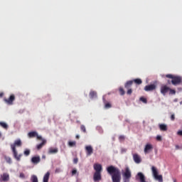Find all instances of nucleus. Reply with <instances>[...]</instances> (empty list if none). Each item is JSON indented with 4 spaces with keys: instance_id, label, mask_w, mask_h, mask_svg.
<instances>
[{
    "instance_id": "36",
    "label": "nucleus",
    "mask_w": 182,
    "mask_h": 182,
    "mask_svg": "<svg viewBox=\"0 0 182 182\" xmlns=\"http://www.w3.org/2000/svg\"><path fill=\"white\" fill-rule=\"evenodd\" d=\"M32 161V163H33V164H37L38 163H39V160H32L31 161Z\"/></svg>"
},
{
    "instance_id": "12",
    "label": "nucleus",
    "mask_w": 182,
    "mask_h": 182,
    "mask_svg": "<svg viewBox=\"0 0 182 182\" xmlns=\"http://www.w3.org/2000/svg\"><path fill=\"white\" fill-rule=\"evenodd\" d=\"M153 150V146L150 144H147L144 148V153L147 154V153H150Z\"/></svg>"
},
{
    "instance_id": "19",
    "label": "nucleus",
    "mask_w": 182,
    "mask_h": 182,
    "mask_svg": "<svg viewBox=\"0 0 182 182\" xmlns=\"http://www.w3.org/2000/svg\"><path fill=\"white\" fill-rule=\"evenodd\" d=\"M50 177V172H47L43 176V182H48Z\"/></svg>"
},
{
    "instance_id": "2",
    "label": "nucleus",
    "mask_w": 182,
    "mask_h": 182,
    "mask_svg": "<svg viewBox=\"0 0 182 182\" xmlns=\"http://www.w3.org/2000/svg\"><path fill=\"white\" fill-rule=\"evenodd\" d=\"M21 146H22V142H21V139H16L14 144H11V149L13 151L14 157L16 160H20V159H21L23 154H18L16 148L21 147Z\"/></svg>"
},
{
    "instance_id": "22",
    "label": "nucleus",
    "mask_w": 182,
    "mask_h": 182,
    "mask_svg": "<svg viewBox=\"0 0 182 182\" xmlns=\"http://www.w3.org/2000/svg\"><path fill=\"white\" fill-rule=\"evenodd\" d=\"M90 96L91 98H94L97 97V92L95 91H91L90 93Z\"/></svg>"
},
{
    "instance_id": "32",
    "label": "nucleus",
    "mask_w": 182,
    "mask_h": 182,
    "mask_svg": "<svg viewBox=\"0 0 182 182\" xmlns=\"http://www.w3.org/2000/svg\"><path fill=\"white\" fill-rule=\"evenodd\" d=\"M31 160H41V158L39 156H33Z\"/></svg>"
},
{
    "instance_id": "8",
    "label": "nucleus",
    "mask_w": 182,
    "mask_h": 182,
    "mask_svg": "<svg viewBox=\"0 0 182 182\" xmlns=\"http://www.w3.org/2000/svg\"><path fill=\"white\" fill-rule=\"evenodd\" d=\"M9 175L7 173H4L2 175H1L0 181H9Z\"/></svg>"
},
{
    "instance_id": "17",
    "label": "nucleus",
    "mask_w": 182,
    "mask_h": 182,
    "mask_svg": "<svg viewBox=\"0 0 182 182\" xmlns=\"http://www.w3.org/2000/svg\"><path fill=\"white\" fill-rule=\"evenodd\" d=\"M58 151V149L57 148H50L48 153H50V154H56Z\"/></svg>"
},
{
    "instance_id": "7",
    "label": "nucleus",
    "mask_w": 182,
    "mask_h": 182,
    "mask_svg": "<svg viewBox=\"0 0 182 182\" xmlns=\"http://www.w3.org/2000/svg\"><path fill=\"white\" fill-rule=\"evenodd\" d=\"M85 151L87 154V156H91V154H93V148L91 145H88L85 146Z\"/></svg>"
},
{
    "instance_id": "30",
    "label": "nucleus",
    "mask_w": 182,
    "mask_h": 182,
    "mask_svg": "<svg viewBox=\"0 0 182 182\" xmlns=\"http://www.w3.org/2000/svg\"><path fill=\"white\" fill-rule=\"evenodd\" d=\"M80 129L84 133H86V128L84 125H81Z\"/></svg>"
},
{
    "instance_id": "37",
    "label": "nucleus",
    "mask_w": 182,
    "mask_h": 182,
    "mask_svg": "<svg viewBox=\"0 0 182 182\" xmlns=\"http://www.w3.org/2000/svg\"><path fill=\"white\" fill-rule=\"evenodd\" d=\"M132 93V90L131 88L128 89L127 94L131 95Z\"/></svg>"
},
{
    "instance_id": "20",
    "label": "nucleus",
    "mask_w": 182,
    "mask_h": 182,
    "mask_svg": "<svg viewBox=\"0 0 182 182\" xmlns=\"http://www.w3.org/2000/svg\"><path fill=\"white\" fill-rule=\"evenodd\" d=\"M31 182H38V177L36 175H32L31 177Z\"/></svg>"
},
{
    "instance_id": "49",
    "label": "nucleus",
    "mask_w": 182,
    "mask_h": 182,
    "mask_svg": "<svg viewBox=\"0 0 182 182\" xmlns=\"http://www.w3.org/2000/svg\"><path fill=\"white\" fill-rule=\"evenodd\" d=\"M0 137H1V134L0 133Z\"/></svg>"
},
{
    "instance_id": "3",
    "label": "nucleus",
    "mask_w": 182,
    "mask_h": 182,
    "mask_svg": "<svg viewBox=\"0 0 182 182\" xmlns=\"http://www.w3.org/2000/svg\"><path fill=\"white\" fill-rule=\"evenodd\" d=\"M166 77H168V78L172 79L171 83L173 85H179L182 82V78H181V77H179V76H174L171 74H168V75H166Z\"/></svg>"
},
{
    "instance_id": "38",
    "label": "nucleus",
    "mask_w": 182,
    "mask_h": 182,
    "mask_svg": "<svg viewBox=\"0 0 182 182\" xmlns=\"http://www.w3.org/2000/svg\"><path fill=\"white\" fill-rule=\"evenodd\" d=\"M76 173H77V171H76L75 169H73V170L72 171V174H73V176H75V174H76Z\"/></svg>"
},
{
    "instance_id": "44",
    "label": "nucleus",
    "mask_w": 182,
    "mask_h": 182,
    "mask_svg": "<svg viewBox=\"0 0 182 182\" xmlns=\"http://www.w3.org/2000/svg\"><path fill=\"white\" fill-rule=\"evenodd\" d=\"M76 139H80V136L79 135H76Z\"/></svg>"
},
{
    "instance_id": "42",
    "label": "nucleus",
    "mask_w": 182,
    "mask_h": 182,
    "mask_svg": "<svg viewBox=\"0 0 182 182\" xmlns=\"http://www.w3.org/2000/svg\"><path fill=\"white\" fill-rule=\"evenodd\" d=\"M135 162H136L137 164H139V163L141 162V160H135Z\"/></svg>"
},
{
    "instance_id": "25",
    "label": "nucleus",
    "mask_w": 182,
    "mask_h": 182,
    "mask_svg": "<svg viewBox=\"0 0 182 182\" xmlns=\"http://www.w3.org/2000/svg\"><path fill=\"white\" fill-rule=\"evenodd\" d=\"M133 159H134V160H140V157L137 154H134L133 155Z\"/></svg>"
},
{
    "instance_id": "9",
    "label": "nucleus",
    "mask_w": 182,
    "mask_h": 182,
    "mask_svg": "<svg viewBox=\"0 0 182 182\" xmlns=\"http://www.w3.org/2000/svg\"><path fill=\"white\" fill-rule=\"evenodd\" d=\"M94 181H100V180H102V175H101V172H95L94 173Z\"/></svg>"
},
{
    "instance_id": "40",
    "label": "nucleus",
    "mask_w": 182,
    "mask_h": 182,
    "mask_svg": "<svg viewBox=\"0 0 182 182\" xmlns=\"http://www.w3.org/2000/svg\"><path fill=\"white\" fill-rule=\"evenodd\" d=\"M178 136H182V130H180L177 132Z\"/></svg>"
},
{
    "instance_id": "14",
    "label": "nucleus",
    "mask_w": 182,
    "mask_h": 182,
    "mask_svg": "<svg viewBox=\"0 0 182 182\" xmlns=\"http://www.w3.org/2000/svg\"><path fill=\"white\" fill-rule=\"evenodd\" d=\"M14 100H15V96L14 95H11L9 99H4V101L8 105H12Z\"/></svg>"
},
{
    "instance_id": "33",
    "label": "nucleus",
    "mask_w": 182,
    "mask_h": 182,
    "mask_svg": "<svg viewBox=\"0 0 182 182\" xmlns=\"http://www.w3.org/2000/svg\"><path fill=\"white\" fill-rule=\"evenodd\" d=\"M111 107H112V105H111V104H109V103H107V104L105 105V107L107 108V109H109V108H110Z\"/></svg>"
},
{
    "instance_id": "16",
    "label": "nucleus",
    "mask_w": 182,
    "mask_h": 182,
    "mask_svg": "<svg viewBox=\"0 0 182 182\" xmlns=\"http://www.w3.org/2000/svg\"><path fill=\"white\" fill-rule=\"evenodd\" d=\"M133 82H134L133 80L127 81V82H126V84L124 85L125 88H127V89H131V87H132V85H133Z\"/></svg>"
},
{
    "instance_id": "24",
    "label": "nucleus",
    "mask_w": 182,
    "mask_h": 182,
    "mask_svg": "<svg viewBox=\"0 0 182 182\" xmlns=\"http://www.w3.org/2000/svg\"><path fill=\"white\" fill-rule=\"evenodd\" d=\"M0 126H1L3 128L7 129H8V125L3 122H0Z\"/></svg>"
},
{
    "instance_id": "15",
    "label": "nucleus",
    "mask_w": 182,
    "mask_h": 182,
    "mask_svg": "<svg viewBox=\"0 0 182 182\" xmlns=\"http://www.w3.org/2000/svg\"><path fill=\"white\" fill-rule=\"evenodd\" d=\"M94 168L95 170V173H101L102 170V166L99 164H95Z\"/></svg>"
},
{
    "instance_id": "5",
    "label": "nucleus",
    "mask_w": 182,
    "mask_h": 182,
    "mask_svg": "<svg viewBox=\"0 0 182 182\" xmlns=\"http://www.w3.org/2000/svg\"><path fill=\"white\" fill-rule=\"evenodd\" d=\"M151 170L155 180H157L159 182H163V176L161 175H159L157 168L155 166H152Z\"/></svg>"
},
{
    "instance_id": "34",
    "label": "nucleus",
    "mask_w": 182,
    "mask_h": 182,
    "mask_svg": "<svg viewBox=\"0 0 182 182\" xmlns=\"http://www.w3.org/2000/svg\"><path fill=\"white\" fill-rule=\"evenodd\" d=\"M20 178H25V175L23 173H21L19 175Z\"/></svg>"
},
{
    "instance_id": "29",
    "label": "nucleus",
    "mask_w": 182,
    "mask_h": 182,
    "mask_svg": "<svg viewBox=\"0 0 182 182\" xmlns=\"http://www.w3.org/2000/svg\"><path fill=\"white\" fill-rule=\"evenodd\" d=\"M23 154H25L26 156H29L30 154V150L29 149H26L23 152Z\"/></svg>"
},
{
    "instance_id": "23",
    "label": "nucleus",
    "mask_w": 182,
    "mask_h": 182,
    "mask_svg": "<svg viewBox=\"0 0 182 182\" xmlns=\"http://www.w3.org/2000/svg\"><path fill=\"white\" fill-rule=\"evenodd\" d=\"M135 82L137 85H141L142 83V80L141 79H135L133 80V82Z\"/></svg>"
},
{
    "instance_id": "27",
    "label": "nucleus",
    "mask_w": 182,
    "mask_h": 182,
    "mask_svg": "<svg viewBox=\"0 0 182 182\" xmlns=\"http://www.w3.org/2000/svg\"><path fill=\"white\" fill-rule=\"evenodd\" d=\"M140 100L141 102H143L144 103H145V104L147 103V100L145 97H140Z\"/></svg>"
},
{
    "instance_id": "13",
    "label": "nucleus",
    "mask_w": 182,
    "mask_h": 182,
    "mask_svg": "<svg viewBox=\"0 0 182 182\" xmlns=\"http://www.w3.org/2000/svg\"><path fill=\"white\" fill-rule=\"evenodd\" d=\"M39 140H41L42 143H41L36 146L37 150H41V149H42V147H43V146H45L47 143V141L43 138H42V139H39Z\"/></svg>"
},
{
    "instance_id": "43",
    "label": "nucleus",
    "mask_w": 182,
    "mask_h": 182,
    "mask_svg": "<svg viewBox=\"0 0 182 182\" xmlns=\"http://www.w3.org/2000/svg\"><path fill=\"white\" fill-rule=\"evenodd\" d=\"M77 160H74V164H77Z\"/></svg>"
},
{
    "instance_id": "11",
    "label": "nucleus",
    "mask_w": 182,
    "mask_h": 182,
    "mask_svg": "<svg viewBox=\"0 0 182 182\" xmlns=\"http://www.w3.org/2000/svg\"><path fill=\"white\" fill-rule=\"evenodd\" d=\"M156 88V86L154 85V84H152V85H146L145 87H144V90L145 91H153Z\"/></svg>"
},
{
    "instance_id": "39",
    "label": "nucleus",
    "mask_w": 182,
    "mask_h": 182,
    "mask_svg": "<svg viewBox=\"0 0 182 182\" xmlns=\"http://www.w3.org/2000/svg\"><path fill=\"white\" fill-rule=\"evenodd\" d=\"M171 119L172 121H174V120H175V114H174L171 115Z\"/></svg>"
},
{
    "instance_id": "21",
    "label": "nucleus",
    "mask_w": 182,
    "mask_h": 182,
    "mask_svg": "<svg viewBox=\"0 0 182 182\" xmlns=\"http://www.w3.org/2000/svg\"><path fill=\"white\" fill-rule=\"evenodd\" d=\"M68 146H69V147H75L76 141H68Z\"/></svg>"
},
{
    "instance_id": "31",
    "label": "nucleus",
    "mask_w": 182,
    "mask_h": 182,
    "mask_svg": "<svg viewBox=\"0 0 182 182\" xmlns=\"http://www.w3.org/2000/svg\"><path fill=\"white\" fill-rule=\"evenodd\" d=\"M169 92H169L170 95H175L176 92V90H172V89H171V88H170V90H169Z\"/></svg>"
},
{
    "instance_id": "47",
    "label": "nucleus",
    "mask_w": 182,
    "mask_h": 182,
    "mask_svg": "<svg viewBox=\"0 0 182 182\" xmlns=\"http://www.w3.org/2000/svg\"><path fill=\"white\" fill-rule=\"evenodd\" d=\"M42 158H43V159H46V156H43Z\"/></svg>"
},
{
    "instance_id": "28",
    "label": "nucleus",
    "mask_w": 182,
    "mask_h": 182,
    "mask_svg": "<svg viewBox=\"0 0 182 182\" xmlns=\"http://www.w3.org/2000/svg\"><path fill=\"white\" fill-rule=\"evenodd\" d=\"M124 139H125V136L124 135L119 136V141H124Z\"/></svg>"
},
{
    "instance_id": "10",
    "label": "nucleus",
    "mask_w": 182,
    "mask_h": 182,
    "mask_svg": "<svg viewBox=\"0 0 182 182\" xmlns=\"http://www.w3.org/2000/svg\"><path fill=\"white\" fill-rule=\"evenodd\" d=\"M169 90H170V87L164 85H162L161 87V94L165 95L169 91Z\"/></svg>"
},
{
    "instance_id": "35",
    "label": "nucleus",
    "mask_w": 182,
    "mask_h": 182,
    "mask_svg": "<svg viewBox=\"0 0 182 182\" xmlns=\"http://www.w3.org/2000/svg\"><path fill=\"white\" fill-rule=\"evenodd\" d=\"M156 140H158V141H161V140H162L161 136H159V135H158V136H156Z\"/></svg>"
},
{
    "instance_id": "6",
    "label": "nucleus",
    "mask_w": 182,
    "mask_h": 182,
    "mask_svg": "<svg viewBox=\"0 0 182 182\" xmlns=\"http://www.w3.org/2000/svg\"><path fill=\"white\" fill-rule=\"evenodd\" d=\"M28 137H37L38 140H42V136H39L36 132H31L28 134Z\"/></svg>"
},
{
    "instance_id": "26",
    "label": "nucleus",
    "mask_w": 182,
    "mask_h": 182,
    "mask_svg": "<svg viewBox=\"0 0 182 182\" xmlns=\"http://www.w3.org/2000/svg\"><path fill=\"white\" fill-rule=\"evenodd\" d=\"M119 92L121 95H124L125 94V91L124 90V89L122 87L119 88Z\"/></svg>"
},
{
    "instance_id": "1",
    "label": "nucleus",
    "mask_w": 182,
    "mask_h": 182,
    "mask_svg": "<svg viewBox=\"0 0 182 182\" xmlns=\"http://www.w3.org/2000/svg\"><path fill=\"white\" fill-rule=\"evenodd\" d=\"M107 173L112 176V180L113 182H120L121 173L118 168L113 166H110L107 168Z\"/></svg>"
},
{
    "instance_id": "4",
    "label": "nucleus",
    "mask_w": 182,
    "mask_h": 182,
    "mask_svg": "<svg viewBox=\"0 0 182 182\" xmlns=\"http://www.w3.org/2000/svg\"><path fill=\"white\" fill-rule=\"evenodd\" d=\"M122 176H123L124 182H129L130 181V178L132 177V173L128 167H127L125 168V172L123 173Z\"/></svg>"
},
{
    "instance_id": "41",
    "label": "nucleus",
    "mask_w": 182,
    "mask_h": 182,
    "mask_svg": "<svg viewBox=\"0 0 182 182\" xmlns=\"http://www.w3.org/2000/svg\"><path fill=\"white\" fill-rule=\"evenodd\" d=\"M126 151H127V149H122V153H126Z\"/></svg>"
},
{
    "instance_id": "48",
    "label": "nucleus",
    "mask_w": 182,
    "mask_h": 182,
    "mask_svg": "<svg viewBox=\"0 0 182 182\" xmlns=\"http://www.w3.org/2000/svg\"><path fill=\"white\" fill-rule=\"evenodd\" d=\"M181 105H182V101L180 102Z\"/></svg>"
},
{
    "instance_id": "46",
    "label": "nucleus",
    "mask_w": 182,
    "mask_h": 182,
    "mask_svg": "<svg viewBox=\"0 0 182 182\" xmlns=\"http://www.w3.org/2000/svg\"><path fill=\"white\" fill-rule=\"evenodd\" d=\"M171 83V82L168 80V84L170 85Z\"/></svg>"
},
{
    "instance_id": "45",
    "label": "nucleus",
    "mask_w": 182,
    "mask_h": 182,
    "mask_svg": "<svg viewBox=\"0 0 182 182\" xmlns=\"http://www.w3.org/2000/svg\"><path fill=\"white\" fill-rule=\"evenodd\" d=\"M4 95L2 92L0 93V97H1Z\"/></svg>"
},
{
    "instance_id": "18",
    "label": "nucleus",
    "mask_w": 182,
    "mask_h": 182,
    "mask_svg": "<svg viewBox=\"0 0 182 182\" xmlns=\"http://www.w3.org/2000/svg\"><path fill=\"white\" fill-rule=\"evenodd\" d=\"M159 128L161 131H164V132L167 131L168 129L167 125L164 124H159Z\"/></svg>"
}]
</instances>
